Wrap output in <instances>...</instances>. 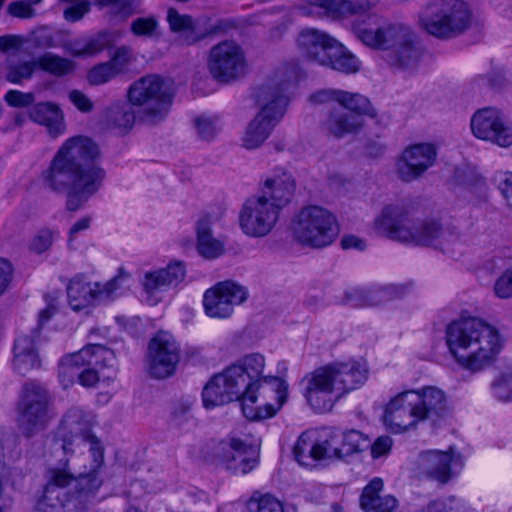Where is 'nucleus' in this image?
Here are the masks:
<instances>
[{
  "label": "nucleus",
  "instance_id": "a211bd4d",
  "mask_svg": "<svg viewBox=\"0 0 512 512\" xmlns=\"http://www.w3.org/2000/svg\"><path fill=\"white\" fill-rule=\"evenodd\" d=\"M438 149L431 142L414 143L405 147L395 160L394 173L405 183L425 175L437 161Z\"/></svg>",
  "mask_w": 512,
  "mask_h": 512
},
{
  "label": "nucleus",
  "instance_id": "6ab92c4d",
  "mask_svg": "<svg viewBox=\"0 0 512 512\" xmlns=\"http://www.w3.org/2000/svg\"><path fill=\"white\" fill-rule=\"evenodd\" d=\"M248 297V290L243 285L231 280L218 282L203 295L205 314L216 319L230 318L235 306L243 304Z\"/></svg>",
  "mask_w": 512,
  "mask_h": 512
},
{
  "label": "nucleus",
  "instance_id": "4d7b16f0",
  "mask_svg": "<svg viewBox=\"0 0 512 512\" xmlns=\"http://www.w3.org/2000/svg\"><path fill=\"white\" fill-rule=\"evenodd\" d=\"M90 5L89 0H73L64 9L63 16L68 22H77L89 12Z\"/></svg>",
  "mask_w": 512,
  "mask_h": 512
},
{
  "label": "nucleus",
  "instance_id": "79ce46f5",
  "mask_svg": "<svg viewBox=\"0 0 512 512\" xmlns=\"http://www.w3.org/2000/svg\"><path fill=\"white\" fill-rule=\"evenodd\" d=\"M337 459L350 456L361 450V445L366 441L363 435L356 430L342 432L336 429Z\"/></svg>",
  "mask_w": 512,
  "mask_h": 512
},
{
  "label": "nucleus",
  "instance_id": "f3484780",
  "mask_svg": "<svg viewBox=\"0 0 512 512\" xmlns=\"http://www.w3.org/2000/svg\"><path fill=\"white\" fill-rule=\"evenodd\" d=\"M18 409L19 427L26 436L43 430L51 418L48 393L37 384L24 387Z\"/></svg>",
  "mask_w": 512,
  "mask_h": 512
},
{
  "label": "nucleus",
  "instance_id": "de8ad7c7",
  "mask_svg": "<svg viewBox=\"0 0 512 512\" xmlns=\"http://www.w3.org/2000/svg\"><path fill=\"white\" fill-rule=\"evenodd\" d=\"M421 512H472V509L463 501L448 497L429 503Z\"/></svg>",
  "mask_w": 512,
  "mask_h": 512
},
{
  "label": "nucleus",
  "instance_id": "e2e57ef3",
  "mask_svg": "<svg viewBox=\"0 0 512 512\" xmlns=\"http://www.w3.org/2000/svg\"><path fill=\"white\" fill-rule=\"evenodd\" d=\"M167 21L170 29L174 32L184 31L192 25V20L188 15H181L174 8H170L167 14Z\"/></svg>",
  "mask_w": 512,
  "mask_h": 512
},
{
  "label": "nucleus",
  "instance_id": "c9c22d12",
  "mask_svg": "<svg viewBox=\"0 0 512 512\" xmlns=\"http://www.w3.org/2000/svg\"><path fill=\"white\" fill-rule=\"evenodd\" d=\"M315 5L322 10L323 15L331 18L360 15L372 8L369 1L358 0H316Z\"/></svg>",
  "mask_w": 512,
  "mask_h": 512
},
{
  "label": "nucleus",
  "instance_id": "774afa93",
  "mask_svg": "<svg viewBox=\"0 0 512 512\" xmlns=\"http://www.w3.org/2000/svg\"><path fill=\"white\" fill-rule=\"evenodd\" d=\"M59 46L73 57H85V37L63 41Z\"/></svg>",
  "mask_w": 512,
  "mask_h": 512
},
{
  "label": "nucleus",
  "instance_id": "4468645a",
  "mask_svg": "<svg viewBox=\"0 0 512 512\" xmlns=\"http://www.w3.org/2000/svg\"><path fill=\"white\" fill-rule=\"evenodd\" d=\"M208 67L212 76L223 83L238 80L248 72L246 54L233 40L222 41L210 49Z\"/></svg>",
  "mask_w": 512,
  "mask_h": 512
},
{
  "label": "nucleus",
  "instance_id": "7c9ffc66",
  "mask_svg": "<svg viewBox=\"0 0 512 512\" xmlns=\"http://www.w3.org/2000/svg\"><path fill=\"white\" fill-rule=\"evenodd\" d=\"M28 117L34 123L45 127L52 137L64 134L67 128L64 111L59 104L52 101L34 104L28 111Z\"/></svg>",
  "mask_w": 512,
  "mask_h": 512
},
{
  "label": "nucleus",
  "instance_id": "bb28decb",
  "mask_svg": "<svg viewBox=\"0 0 512 512\" xmlns=\"http://www.w3.org/2000/svg\"><path fill=\"white\" fill-rule=\"evenodd\" d=\"M310 101L315 104L337 103L342 109L360 117L362 115L376 116L370 101L359 93H351L339 89H324L312 94Z\"/></svg>",
  "mask_w": 512,
  "mask_h": 512
},
{
  "label": "nucleus",
  "instance_id": "39448f33",
  "mask_svg": "<svg viewBox=\"0 0 512 512\" xmlns=\"http://www.w3.org/2000/svg\"><path fill=\"white\" fill-rule=\"evenodd\" d=\"M368 369L354 359L334 361L305 374L301 380L303 396L317 413H326L350 392L367 381Z\"/></svg>",
  "mask_w": 512,
  "mask_h": 512
},
{
  "label": "nucleus",
  "instance_id": "ddd939ff",
  "mask_svg": "<svg viewBox=\"0 0 512 512\" xmlns=\"http://www.w3.org/2000/svg\"><path fill=\"white\" fill-rule=\"evenodd\" d=\"M101 467H96L92 462L91 469L75 477L68 469L67 465L62 467H53L47 471V482L44 495L41 499H49V502L62 503L60 496L63 494L58 489L74 487L80 496L94 494L102 485V478L99 475Z\"/></svg>",
  "mask_w": 512,
  "mask_h": 512
},
{
  "label": "nucleus",
  "instance_id": "a18cd8bd",
  "mask_svg": "<svg viewBox=\"0 0 512 512\" xmlns=\"http://www.w3.org/2000/svg\"><path fill=\"white\" fill-rule=\"evenodd\" d=\"M35 60L11 62L7 65L5 78L13 84H21L32 78L36 70Z\"/></svg>",
  "mask_w": 512,
  "mask_h": 512
},
{
  "label": "nucleus",
  "instance_id": "864d4df0",
  "mask_svg": "<svg viewBox=\"0 0 512 512\" xmlns=\"http://www.w3.org/2000/svg\"><path fill=\"white\" fill-rule=\"evenodd\" d=\"M107 117L116 127L122 130L130 129L135 122L134 112L129 108L119 105H114L109 108Z\"/></svg>",
  "mask_w": 512,
  "mask_h": 512
},
{
  "label": "nucleus",
  "instance_id": "c03bdc74",
  "mask_svg": "<svg viewBox=\"0 0 512 512\" xmlns=\"http://www.w3.org/2000/svg\"><path fill=\"white\" fill-rule=\"evenodd\" d=\"M249 512H284L282 503L270 494L254 492L247 501Z\"/></svg>",
  "mask_w": 512,
  "mask_h": 512
},
{
  "label": "nucleus",
  "instance_id": "72a5a7b5",
  "mask_svg": "<svg viewBox=\"0 0 512 512\" xmlns=\"http://www.w3.org/2000/svg\"><path fill=\"white\" fill-rule=\"evenodd\" d=\"M384 483L379 477L373 478L362 490L360 506L365 512H393L398 501L392 495H381Z\"/></svg>",
  "mask_w": 512,
  "mask_h": 512
},
{
  "label": "nucleus",
  "instance_id": "c756f323",
  "mask_svg": "<svg viewBox=\"0 0 512 512\" xmlns=\"http://www.w3.org/2000/svg\"><path fill=\"white\" fill-rule=\"evenodd\" d=\"M404 290L399 285L354 287L345 292V302L356 307L378 306L401 297Z\"/></svg>",
  "mask_w": 512,
  "mask_h": 512
},
{
  "label": "nucleus",
  "instance_id": "2eb2a0df",
  "mask_svg": "<svg viewBox=\"0 0 512 512\" xmlns=\"http://www.w3.org/2000/svg\"><path fill=\"white\" fill-rule=\"evenodd\" d=\"M337 445L336 429H309L299 436L293 452L300 465L311 467L318 461L337 459Z\"/></svg>",
  "mask_w": 512,
  "mask_h": 512
},
{
  "label": "nucleus",
  "instance_id": "423d86ee",
  "mask_svg": "<svg viewBox=\"0 0 512 512\" xmlns=\"http://www.w3.org/2000/svg\"><path fill=\"white\" fill-rule=\"evenodd\" d=\"M290 234L302 248L323 249L338 238L340 227L336 216L319 205L302 207L292 218Z\"/></svg>",
  "mask_w": 512,
  "mask_h": 512
},
{
  "label": "nucleus",
  "instance_id": "0eeeda50",
  "mask_svg": "<svg viewBox=\"0 0 512 512\" xmlns=\"http://www.w3.org/2000/svg\"><path fill=\"white\" fill-rule=\"evenodd\" d=\"M114 352L100 344H90L81 350L64 356L59 363V378L64 387L70 386L76 377L85 387H92L105 378L104 370L114 367Z\"/></svg>",
  "mask_w": 512,
  "mask_h": 512
},
{
  "label": "nucleus",
  "instance_id": "ea45409f",
  "mask_svg": "<svg viewBox=\"0 0 512 512\" xmlns=\"http://www.w3.org/2000/svg\"><path fill=\"white\" fill-rule=\"evenodd\" d=\"M144 300L151 306L163 300V293L168 290L155 268L146 271L141 279Z\"/></svg>",
  "mask_w": 512,
  "mask_h": 512
},
{
  "label": "nucleus",
  "instance_id": "052dcab7",
  "mask_svg": "<svg viewBox=\"0 0 512 512\" xmlns=\"http://www.w3.org/2000/svg\"><path fill=\"white\" fill-rule=\"evenodd\" d=\"M68 99L82 113H91L94 110V102L81 90H70L68 92Z\"/></svg>",
  "mask_w": 512,
  "mask_h": 512
},
{
  "label": "nucleus",
  "instance_id": "b1692460",
  "mask_svg": "<svg viewBox=\"0 0 512 512\" xmlns=\"http://www.w3.org/2000/svg\"><path fill=\"white\" fill-rule=\"evenodd\" d=\"M299 53L319 65L329 61V53L342 47V43L323 30L306 27L295 38Z\"/></svg>",
  "mask_w": 512,
  "mask_h": 512
},
{
  "label": "nucleus",
  "instance_id": "9b49d317",
  "mask_svg": "<svg viewBox=\"0 0 512 512\" xmlns=\"http://www.w3.org/2000/svg\"><path fill=\"white\" fill-rule=\"evenodd\" d=\"M419 23L435 37L451 38L469 27L471 12L466 3L448 0L426 6L419 15Z\"/></svg>",
  "mask_w": 512,
  "mask_h": 512
},
{
  "label": "nucleus",
  "instance_id": "a878e982",
  "mask_svg": "<svg viewBox=\"0 0 512 512\" xmlns=\"http://www.w3.org/2000/svg\"><path fill=\"white\" fill-rule=\"evenodd\" d=\"M419 422L432 421L446 417L449 412L447 394L436 386L411 389Z\"/></svg>",
  "mask_w": 512,
  "mask_h": 512
},
{
  "label": "nucleus",
  "instance_id": "7ed1b4c3",
  "mask_svg": "<svg viewBox=\"0 0 512 512\" xmlns=\"http://www.w3.org/2000/svg\"><path fill=\"white\" fill-rule=\"evenodd\" d=\"M446 344L455 362L478 373L492 366L503 347L499 331L478 317H462L446 328Z\"/></svg>",
  "mask_w": 512,
  "mask_h": 512
},
{
  "label": "nucleus",
  "instance_id": "0e129e2a",
  "mask_svg": "<svg viewBox=\"0 0 512 512\" xmlns=\"http://www.w3.org/2000/svg\"><path fill=\"white\" fill-rule=\"evenodd\" d=\"M8 13L13 17L31 19L36 17L37 12L29 3L24 0L14 1L8 5Z\"/></svg>",
  "mask_w": 512,
  "mask_h": 512
},
{
  "label": "nucleus",
  "instance_id": "49530a36",
  "mask_svg": "<svg viewBox=\"0 0 512 512\" xmlns=\"http://www.w3.org/2000/svg\"><path fill=\"white\" fill-rule=\"evenodd\" d=\"M198 138L202 141H210L219 133L221 126L217 117L201 115L194 123Z\"/></svg>",
  "mask_w": 512,
  "mask_h": 512
},
{
  "label": "nucleus",
  "instance_id": "8fccbe9b",
  "mask_svg": "<svg viewBox=\"0 0 512 512\" xmlns=\"http://www.w3.org/2000/svg\"><path fill=\"white\" fill-rule=\"evenodd\" d=\"M112 44L113 39L108 32L85 36V57H95Z\"/></svg>",
  "mask_w": 512,
  "mask_h": 512
},
{
  "label": "nucleus",
  "instance_id": "5701e85b",
  "mask_svg": "<svg viewBox=\"0 0 512 512\" xmlns=\"http://www.w3.org/2000/svg\"><path fill=\"white\" fill-rule=\"evenodd\" d=\"M215 459L234 474H247L257 463L255 449L238 438H230L213 446Z\"/></svg>",
  "mask_w": 512,
  "mask_h": 512
},
{
  "label": "nucleus",
  "instance_id": "aec40b11",
  "mask_svg": "<svg viewBox=\"0 0 512 512\" xmlns=\"http://www.w3.org/2000/svg\"><path fill=\"white\" fill-rule=\"evenodd\" d=\"M179 360L180 345L174 336L167 331H158L148 346V373L154 378H167L174 374Z\"/></svg>",
  "mask_w": 512,
  "mask_h": 512
},
{
  "label": "nucleus",
  "instance_id": "a19ab883",
  "mask_svg": "<svg viewBox=\"0 0 512 512\" xmlns=\"http://www.w3.org/2000/svg\"><path fill=\"white\" fill-rule=\"evenodd\" d=\"M34 60L37 69L45 71L54 76L66 75L75 69V64L73 61L51 52H46L36 57Z\"/></svg>",
  "mask_w": 512,
  "mask_h": 512
},
{
  "label": "nucleus",
  "instance_id": "412c9836",
  "mask_svg": "<svg viewBox=\"0 0 512 512\" xmlns=\"http://www.w3.org/2000/svg\"><path fill=\"white\" fill-rule=\"evenodd\" d=\"M470 127L472 134L480 140L502 148L512 146V123L498 109H479L471 117Z\"/></svg>",
  "mask_w": 512,
  "mask_h": 512
},
{
  "label": "nucleus",
  "instance_id": "5fc2aeb1",
  "mask_svg": "<svg viewBox=\"0 0 512 512\" xmlns=\"http://www.w3.org/2000/svg\"><path fill=\"white\" fill-rule=\"evenodd\" d=\"M493 393L502 401H512V367L504 370L494 381Z\"/></svg>",
  "mask_w": 512,
  "mask_h": 512
},
{
  "label": "nucleus",
  "instance_id": "6e6d98bb",
  "mask_svg": "<svg viewBox=\"0 0 512 512\" xmlns=\"http://www.w3.org/2000/svg\"><path fill=\"white\" fill-rule=\"evenodd\" d=\"M159 22L156 17H139L131 22L130 29L135 36L153 37L156 35Z\"/></svg>",
  "mask_w": 512,
  "mask_h": 512
},
{
  "label": "nucleus",
  "instance_id": "4c0bfd02",
  "mask_svg": "<svg viewBox=\"0 0 512 512\" xmlns=\"http://www.w3.org/2000/svg\"><path fill=\"white\" fill-rule=\"evenodd\" d=\"M429 230L426 231L430 236V241L423 246H434L444 252H453L455 247L460 243L459 234L450 227L442 228L436 222L428 223Z\"/></svg>",
  "mask_w": 512,
  "mask_h": 512
},
{
  "label": "nucleus",
  "instance_id": "e433bc0d",
  "mask_svg": "<svg viewBox=\"0 0 512 512\" xmlns=\"http://www.w3.org/2000/svg\"><path fill=\"white\" fill-rule=\"evenodd\" d=\"M394 62L401 68L413 69L421 60L422 51L414 40V35L407 27V35L404 39L396 40L394 48Z\"/></svg>",
  "mask_w": 512,
  "mask_h": 512
},
{
  "label": "nucleus",
  "instance_id": "6e6552de",
  "mask_svg": "<svg viewBox=\"0 0 512 512\" xmlns=\"http://www.w3.org/2000/svg\"><path fill=\"white\" fill-rule=\"evenodd\" d=\"M126 99L131 106L139 109L143 121L154 123L166 115L171 103V94L163 77L148 74L129 85Z\"/></svg>",
  "mask_w": 512,
  "mask_h": 512
},
{
  "label": "nucleus",
  "instance_id": "473e14b6",
  "mask_svg": "<svg viewBox=\"0 0 512 512\" xmlns=\"http://www.w3.org/2000/svg\"><path fill=\"white\" fill-rule=\"evenodd\" d=\"M195 248L205 260H215L225 253V241L214 233L209 215H203L197 220Z\"/></svg>",
  "mask_w": 512,
  "mask_h": 512
},
{
  "label": "nucleus",
  "instance_id": "dca6fc26",
  "mask_svg": "<svg viewBox=\"0 0 512 512\" xmlns=\"http://www.w3.org/2000/svg\"><path fill=\"white\" fill-rule=\"evenodd\" d=\"M94 424V416L81 408H71L63 417L61 424V434L63 437L64 450L69 449V445L74 442H84L89 445V451L96 467H102L104 464L103 447L94 435L91 428Z\"/></svg>",
  "mask_w": 512,
  "mask_h": 512
},
{
  "label": "nucleus",
  "instance_id": "09e8293b",
  "mask_svg": "<svg viewBox=\"0 0 512 512\" xmlns=\"http://www.w3.org/2000/svg\"><path fill=\"white\" fill-rule=\"evenodd\" d=\"M136 58L133 50L128 46H121L115 50L108 63L118 76L128 71L131 64Z\"/></svg>",
  "mask_w": 512,
  "mask_h": 512
},
{
  "label": "nucleus",
  "instance_id": "37998d69",
  "mask_svg": "<svg viewBox=\"0 0 512 512\" xmlns=\"http://www.w3.org/2000/svg\"><path fill=\"white\" fill-rule=\"evenodd\" d=\"M168 289L178 287L185 279L187 266L180 260H171L165 267L155 268Z\"/></svg>",
  "mask_w": 512,
  "mask_h": 512
},
{
  "label": "nucleus",
  "instance_id": "bf43d9fd",
  "mask_svg": "<svg viewBox=\"0 0 512 512\" xmlns=\"http://www.w3.org/2000/svg\"><path fill=\"white\" fill-rule=\"evenodd\" d=\"M190 419V401L179 400L175 402L171 412V424L176 427H181L187 424Z\"/></svg>",
  "mask_w": 512,
  "mask_h": 512
},
{
  "label": "nucleus",
  "instance_id": "f704fd0d",
  "mask_svg": "<svg viewBox=\"0 0 512 512\" xmlns=\"http://www.w3.org/2000/svg\"><path fill=\"white\" fill-rule=\"evenodd\" d=\"M363 126L362 117L342 108L332 109L323 123L325 131L335 138L356 134Z\"/></svg>",
  "mask_w": 512,
  "mask_h": 512
},
{
  "label": "nucleus",
  "instance_id": "f8f14e48",
  "mask_svg": "<svg viewBox=\"0 0 512 512\" xmlns=\"http://www.w3.org/2000/svg\"><path fill=\"white\" fill-rule=\"evenodd\" d=\"M281 211L269 202L265 195L255 194L242 204L238 223L244 235L263 238L276 227Z\"/></svg>",
  "mask_w": 512,
  "mask_h": 512
},
{
  "label": "nucleus",
  "instance_id": "20e7f679",
  "mask_svg": "<svg viewBox=\"0 0 512 512\" xmlns=\"http://www.w3.org/2000/svg\"><path fill=\"white\" fill-rule=\"evenodd\" d=\"M298 71L293 65L278 67L264 83L257 87L254 99L259 112L248 123L241 145L247 150L261 147L283 118L288 104L287 91L297 82Z\"/></svg>",
  "mask_w": 512,
  "mask_h": 512
},
{
  "label": "nucleus",
  "instance_id": "13d9d810",
  "mask_svg": "<svg viewBox=\"0 0 512 512\" xmlns=\"http://www.w3.org/2000/svg\"><path fill=\"white\" fill-rule=\"evenodd\" d=\"M495 295L500 299L512 297V267L504 271L495 281L493 287Z\"/></svg>",
  "mask_w": 512,
  "mask_h": 512
},
{
  "label": "nucleus",
  "instance_id": "680f3d73",
  "mask_svg": "<svg viewBox=\"0 0 512 512\" xmlns=\"http://www.w3.org/2000/svg\"><path fill=\"white\" fill-rule=\"evenodd\" d=\"M5 100L11 107L24 108L33 104L35 96L33 93H25L19 90H10L6 93Z\"/></svg>",
  "mask_w": 512,
  "mask_h": 512
},
{
  "label": "nucleus",
  "instance_id": "9d476101",
  "mask_svg": "<svg viewBox=\"0 0 512 512\" xmlns=\"http://www.w3.org/2000/svg\"><path fill=\"white\" fill-rule=\"evenodd\" d=\"M131 283V275L123 270L105 282L91 281L84 276H76L67 286L68 303L74 311L86 310L123 294L131 287Z\"/></svg>",
  "mask_w": 512,
  "mask_h": 512
},
{
  "label": "nucleus",
  "instance_id": "1a4fd4ad",
  "mask_svg": "<svg viewBox=\"0 0 512 512\" xmlns=\"http://www.w3.org/2000/svg\"><path fill=\"white\" fill-rule=\"evenodd\" d=\"M428 223L399 205H389L375 218L374 229L390 240L423 246L430 241V236L426 234Z\"/></svg>",
  "mask_w": 512,
  "mask_h": 512
},
{
  "label": "nucleus",
  "instance_id": "603ef678",
  "mask_svg": "<svg viewBox=\"0 0 512 512\" xmlns=\"http://www.w3.org/2000/svg\"><path fill=\"white\" fill-rule=\"evenodd\" d=\"M452 179L455 184L466 187L482 186L484 184L483 178L478 172L468 165L456 167Z\"/></svg>",
  "mask_w": 512,
  "mask_h": 512
},
{
  "label": "nucleus",
  "instance_id": "cd10ccee",
  "mask_svg": "<svg viewBox=\"0 0 512 512\" xmlns=\"http://www.w3.org/2000/svg\"><path fill=\"white\" fill-rule=\"evenodd\" d=\"M296 190V180L291 172L275 169L264 182L259 195H265L280 211L291 201Z\"/></svg>",
  "mask_w": 512,
  "mask_h": 512
},
{
  "label": "nucleus",
  "instance_id": "f03ea898",
  "mask_svg": "<svg viewBox=\"0 0 512 512\" xmlns=\"http://www.w3.org/2000/svg\"><path fill=\"white\" fill-rule=\"evenodd\" d=\"M98 155V147L90 138L70 137L42 173L46 187L55 192H67L66 207L69 211L80 209L99 189L104 171L98 167L85 168Z\"/></svg>",
  "mask_w": 512,
  "mask_h": 512
},
{
  "label": "nucleus",
  "instance_id": "f257e3e1",
  "mask_svg": "<svg viewBox=\"0 0 512 512\" xmlns=\"http://www.w3.org/2000/svg\"><path fill=\"white\" fill-rule=\"evenodd\" d=\"M265 364L264 355L250 353L214 375L202 392L205 407L239 400L247 419L273 417L287 400L288 384L282 378L265 376Z\"/></svg>",
  "mask_w": 512,
  "mask_h": 512
},
{
  "label": "nucleus",
  "instance_id": "69168bd1",
  "mask_svg": "<svg viewBox=\"0 0 512 512\" xmlns=\"http://www.w3.org/2000/svg\"><path fill=\"white\" fill-rule=\"evenodd\" d=\"M54 239V233L51 230H41L30 243V248L36 253L45 252L50 248Z\"/></svg>",
  "mask_w": 512,
  "mask_h": 512
},
{
  "label": "nucleus",
  "instance_id": "393cba45",
  "mask_svg": "<svg viewBox=\"0 0 512 512\" xmlns=\"http://www.w3.org/2000/svg\"><path fill=\"white\" fill-rule=\"evenodd\" d=\"M413 394L405 390L392 397L384 408V425L393 433L405 432L419 423Z\"/></svg>",
  "mask_w": 512,
  "mask_h": 512
},
{
  "label": "nucleus",
  "instance_id": "338daca9",
  "mask_svg": "<svg viewBox=\"0 0 512 512\" xmlns=\"http://www.w3.org/2000/svg\"><path fill=\"white\" fill-rule=\"evenodd\" d=\"M74 507V501L68 500L64 503L49 502V499H40L32 512H70L71 507Z\"/></svg>",
  "mask_w": 512,
  "mask_h": 512
},
{
  "label": "nucleus",
  "instance_id": "2f4dec72",
  "mask_svg": "<svg viewBox=\"0 0 512 512\" xmlns=\"http://www.w3.org/2000/svg\"><path fill=\"white\" fill-rule=\"evenodd\" d=\"M452 462V449L448 451L428 450L418 455L416 467L420 473L445 483L451 477Z\"/></svg>",
  "mask_w": 512,
  "mask_h": 512
},
{
  "label": "nucleus",
  "instance_id": "3c124183",
  "mask_svg": "<svg viewBox=\"0 0 512 512\" xmlns=\"http://www.w3.org/2000/svg\"><path fill=\"white\" fill-rule=\"evenodd\" d=\"M115 77H117V75L115 74L108 61L94 65L87 72L86 76L88 83L92 86L106 84Z\"/></svg>",
  "mask_w": 512,
  "mask_h": 512
},
{
  "label": "nucleus",
  "instance_id": "4be33fe9",
  "mask_svg": "<svg viewBox=\"0 0 512 512\" xmlns=\"http://www.w3.org/2000/svg\"><path fill=\"white\" fill-rule=\"evenodd\" d=\"M352 31L365 46L378 50L394 48L396 40L404 39L407 35V27L394 24L379 25L375 16L353 21Z\"/></svg>",
  "mask_w": 512,
  "mask_h": 512
},
{
  "label": "nucleus",
  "instance_id": "c85d7f7f",
  "mask_svg": "<svg viewBox=\"0 0 512 512\" xmlns=\"http://www.w3.org/2000/svg\"><path fill=\"white\" fill-rule=\"evenodd\" d=\"M40 342V335L37 330L23 333L16 338L13 348V368L17 373L26 374L40 367Z\"/></svg>",
  "mask_w": 512,
  "mask_h": 512
},
{
  "label": "nucleus",
  "instance_id": "58836bf2",
  "mask_svg": "<svg viewBox=\"0 0 512 512\" xmlns=\"http://www.w3.org/2000/svg\"><path fill=\"white\" fill-rule=\"evenodd\" d=\"M322 66L330 67L345 74L356 73L360 70L361 61L343 44L329 53V61Z\"/></svg>",
  "mask_w": 512,
  "mask_h": 512
}]
</instances>
